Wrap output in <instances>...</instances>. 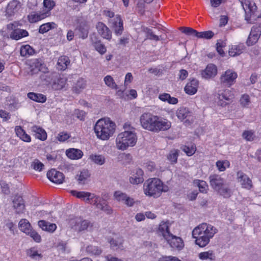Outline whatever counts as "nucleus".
I'll list each match as a JSON object with an SVG mask.
<instances>
[{"label":"nucleus","instance_id":"46","mask_svg":"<svg viewBox=\"0 0 261 261\" xmlns=\"http://www.w3.org/2000/svg\"><path fill=\"white\" fill-rule=\"evenodd\" d=\"M34 53V50L33 48L29 45H23L20 48V54L22 57H25L27 55H32Z\"/></svg>","mask_w":261,"mask_h":261},{"label":"nucleus","instance_id":"13","mask_svg":"<svg viewBox=\"0 0 261 261\" xmlns=\"http://www.w3.org/2000/svg\"><path fill=\"white\" fill-rule=\"evenodd\" d=\"M47 178L52 182L56 184H62L64 180V174L55 169H51L47 173Z\"/></svg>","mask_w":261,"mask_h":261},{"label":"nucleus","instance_id":"6","mask_svg":"<svg viewBox=\"0 0 261 261\" xmlns=\"http://www.w3.org/2000/svg\"><path fill=\"white\" fill-rule=\"evenodd\" d=\"M210 184L212 188L224 198H229L231 196V190L225 184L224 178L218 174H213L210 175Z\"/></svg>","mask_w":261,"mask_h":261},{"label":"nucleus","instance_id":"35","mask_svg":"<svg viewBox=\"0 0 261 261\" xmlns=\"http://www.w3.org/2000/svg\"><path fill=\"white\" fill-rule=\"evenodd\" d=\"M111 247L114 250L123 249V240L122 238H118L116 239H112L110 241Z\"/></svg>","mask_w":261,"mask_h":261},{"label":"nucleus","instance_id":"64","mask_svg":"<svg viewBox=\"0 0 261 261\" xmlns=\"http://www.w3.org/2000/svg\"><path fill=\"white\" fill-rule=\"evenodd\" d=\"M251 31L254 33L261 35V23L254 25L252 27Z\"/></svg>","mask_w":261,"mask_h":261},{"label":"nucleus","instance_id":"55","mask_svg":"<svg viewBox=\"0 0 261 261\" xmlns=\"http://www.w3.org/2000/svg\"><path fill=\"white\" fill-rule=\"evenodd\" d=\"M114 196L118 201L124 203L127 195L125 193L118 191L115 192Z\"/></svg>","mask_w":261,"mask_h":261},{"label":"nucleus","instance_id":"27","mask_svg":"<svg viewBox=\"0 0 261 261\" xmlns=\"http://www.w3.org/2000/svg\"><path fill=\"white\" fill-rule=\"evenodd\" d=\"M28 32L25 30L20 29H14L10 34V38L16 40L28 36Z\"/></svg>","mask_w":261,"mask_h":261},{"label":"nucleus","instance_id":"51","mask_svg":"<svg viewBox=\"0 0 261 261\" xmlns=\"http://www.w3.org/2000/svg\"><path fill=\"white\" fill-rule=\"evenodd\" d=\"M240 102L243 108H247L251 103L250 96L248 94H243L240 98Z\"/></svg>","mask_w":261,"mask_h":261},{"label":"nucleus","instance_id":"24","mask_svg":"<svg viewBox=\"0 0 261 261\" xmlns=\"http://www.w3.org/2000/svg\"><path fill=\"white\" fill-rule=\"evenodd\" d=\"M143 174L144 173L142 169L140 168L137 169L136 173L130 177V182L136 185L143 182L144 181Z\"/></svg>","mask_w":261,"mask_h":261},{"label":"nucleus","instance_id":"9","mask_svg":"<svg viewBox=\"0 0 261 261\" xmlns=\"http://www.w3.org/2000/svg\"><path fill=\"white\" fill-rule=\"evenodd\" d=\"M52 78H54L51 83V87L55 90H59L65 87L67 79L63 75H61L56 72L50 74Z\"/></svg>","mask_w":261,"mask_h":261},{"label":"nucleus","instance_id":"26","mask_svg":"<svg viewBox=\"0 0 261 261\" xmlns=\"http://www.w3.org/2000/svg\"><path fill=\"white\" fill-rule=\"evenodd\" d=\"M176 116L178 119L183 120L187 119L186 122L189 121V118L191 116V112L188 109L184 107L179 108L176 111Z\"/></svg>","mask_w":261,"mask_h":261},{"label":"nucleus","instance_id":"63","mask_svg":"<svg viewBox=\"0 0 261 261\" xmlns=\"http://www.w3.org/2000/svg\"><path fill=\"white\" fill-rule=\"evenodd\" d=\"M158 261H181L178 258L172 256H166L159 259Z\"/></svg>","mask_w":261,"mask_h":261},{"label":"nucleus","instance_id":"25","mask_svg":"<svg viewBox=\"0 0 261 261\" xmlns=\"http://www.w3.org/2000/svg\"><path fill=\"white\" fill-rule=\"evenodd\" d=\"M39 226L44 231L49 232H53L57 228V226L54 223H50L45 220H40L38 221Z\"/></svg>","mask_w":261,"mask_h":261},{"label":"nucleus","instance_id":"7","mask_svg":"<svg viewBox=\"0 0 261 261\" xmlns=\"http://www.w3.org/2000/svg\"><path fill=\"white\" fill-rule=\"evenodd\" d=\"M179 30L187 35L196 37L199 39H210L214 35V33L211 31L198 32L189 27H180Z\"/></svg>","mask_w":261,"mask_h":261},{"label":"nucleus","instance_id":"41","mask_svg":"<svg viewBox=\"0 0 261 261\" xmlns=\"http://www.w3.org/2000/svg\"><path fill=\"white\" fill-rule=\"evenodd\" d=\"M68 60V58L66 56L61 57L58 61V68L61 70H65L67 68V65L69 63Z\"/></svg>","mask_w":261,"mask_h":261},{"label":"nucleus","instance_id":"56","mask_svg":"<svg viewBox=\"0 0 261 261\" xmlns=\"http://www.w3.org/2000/svg\"><path fill=\"white\" fill-rule=\"evenodd\" d=\"M178 154L176 150H171L167 156L168 160L171 161L172 163H176L177 162V157Z\"/></svg>","mask_w":261,"mask_h":261},{"label":"nucleus","instance_id":"15","mask_svg":"<svg viewBox=\"0 0 261 261\" xmlns=\"http://www.w3.org/2000/svg\"><path fill=\"white\" fill-rule=\"evenodd\" d=\"M98 34L104 39L111 40L112 33L111 30L102 22H98L96 26Z\"/></svg>","mask_w":261,"mask_h":261},{"label":"nucleus","instance_id":"8","mask_svg":"<svg viewBox=\"0 0 261 261\" xmlns=\"http://www.w3.org/2000/svg\"><path fill=\"white\" fill-rule=\"evenodd\" d=\"M245 12V19L249 20L251 17L256 15L257 6L254 2L251 0H239Z\"/></svg>","mask_w":261,"mask_h":261},{"label":"nucleus","instance_id":"21","mask_svg":"<svg viewBox=\"0 0 261 261\" xmlns=\"http://www.w3.org/2000/svg\"><path fill=\"white\" fill-rule=\"evenodd\" d=\"M13 207L16 210V212L18 214L23 212L25 208L24 201L22 197L20 196L16 195L13 200Z\"/></svg>","mask_w":261,"mask_h":261},{"label":"nucleus","instance_id":"49","mask_svg":"<svg viewBox=\"0 0 261 261\" xmlns=\"http://www.w3.org/2000/svg\"><path fill=\"white\" fill-rule=\"evenodd\" d=\"M103 80L106 85L111 88L114 89H117L118 88V86L111 75H107L104 77Z\"/></svg>","mask_w":261,"mask_h":261},{"label":"nucleus","instance_id":"28","mask_svg":"<svg viewBox=\"0 0 261 261\" xmlns=\"http://www.w3.org/2000/svg\"><path fill=\"white\" fill-rule=\"evenodd\" d=\"M75 229L79 231H81L87 229L88 227H92V224L88 220H77L75 221Z\"/></svg>","mask_w":261,"mask_h":261},{"label":"nucleus","instance_id":"60","mask_svg":"<svg viewBox=\"0 0 261 261\" xmlns=\"http://www.w3.org/2000/svg\"><path fill=\"white\" fill-rule=\"evenodd\" d=\"M27 234L30 236L31 238L33 239V240L36 242H40L41 241V236L35 231L32 230V229L30 231L29 233H28Z\"/></svg>","mask_w":261,"mask_h":261},{"label":"nucleus","instance_id":"36","mask_svg":"<svg viewBox=\"0 0 261 261\" xmlns=\"http://www.w3.org/2000/svg\"><path fill=\"white\" fill-rule=\"evenodd\" d=\"M71 194L76 196L79 198L82 199L83 200H85L86 202H88V201H90V199H93L92 197H90L92 196V194L89 192H77L76 191H72L71 192Z\"/></svg>","mask_w":261,"mask_h":261},{"label":"nucleus","instance_id":"19","mask_svg":"<svg viewBox=\"0 0 261 261\" xmlns=\"http://www.w3.org/2000/svg\"><path fill=\"white\" fill-rule=\"evenodd\" d=\"M21 3L17 1L13 0L10 2L7 7L6 13L9 16H12L17 12L21 8Z\"/></svg>","mask_w":261,"mask_h":261},{"label":"nucleus","instance_id":"30","mask_svg":"<svg viewBox=\"0 0 261 261\" xmlns=\"http://www.w3.org/2000/svg\"><path fill=\"white\" fill-rule=\"evenodd\" d=\"M142 30L144 33H145L146 34L147 38L150 40L155 41L163 40V38H162L161 35L158 36L154 34L152 30L148 28L142 27Z\"/></svg>","mask_w":261,"mask_h":261},{"label":"nucleus","instance_id":"1","mask_svg":"<svg viewBox=\"0 0 261 261\" xmlns=\"http://www.w3.org/2000/svg\"><path fill=\"white\" fill-rule=\"evenodd\" d=\"M140 122L143 128L153 132L166 130L171 127V123L168 120L148 112L141 115Z\"/></svg>","mask_w":261,"mask_h":261},{"label":"nucleus","instance_id":"32","mask_svg":"<svg viewBox=\"0 0 261 261\" xmlns=\"http://www.w3.org/2000/svg\"><path fill=\"white\" fill-rule=\"evenodd\" d=\"M67 156L71 159H78L82 158L83 152L79 149L71 148L66 151Z\"/></svg>","mask_w":261,"mask_h":261},{"label":"nucleus","instance_id":"17","mask_svg":"<svg viewBox=\"0 0 261 261\" xmlns=\"http://www.w3.org/2000/svg\"><path fill=\"white\" fill-rule=\"evenodd\" d=\"M217 73V68L216 65L210 64L207 65L205 70L202 71V77L208 79L214 77Z\"/></svg>","mask_w":261,"mask_h":261},{"label":"nucleus","instance_id":"62","mask_svg":"<svg viewBox=\"0 0 261 261\" xmlns=\"http://www.w3.org/2000/svg\"><path fill=\"white\" fill-rule=\"evenodd\" d=\"M224 43L223 41L220 40L216 44V49L218 53L221 56H223L224 51L223 50L222 48L224 46Z\"/></svg>","mask_w":261,"mask_h":261},{"label":"nucleus","instance_id":"18","mask_svg":"<svg viewBox=\"0 0 261 261\" xmlns=\"http://www.w3.org/2000/svg\"><path fill=\"white\" fill-rule=\"evenodd\" d=\"M49 16L48 11L44 12H32L28 16V20L31 23H35Z\"/></svg>","mask_w":261,"mask_h":261},{"label":"nucleus","instance_id":"22","mask_svg":"<svg viewBox=\"0 0 261 261\" xmlns=\"http://www.w3.org/2000/svg\"><path fill=\"white\" fill-rule=\"evenodd\" d=\"M232 98L233 96L229 91H225L219 94L218 103L219 105L224 107L231 101Z\"/></svg>","mask_w":261,"mask_h":261},{"label":"nucleus","instance_id":"57","mask_svg":"<svg viewBox=\"0 0 261 261\" xmlns=\"http://www.w3.org/2000/svg\"><path fill=\"white\" fill-rule=\"evenodd\" d=\"M31 167L35 170L41 171L44 167V165L38 160H35L31 164Z\"/></svg>","mask_w":261,"mask_h":261},{"label":"nucleus","instance_id":"47","mask_svg":"<svg viewBox=\"0 0 261 261\" xmlns=\"http://www.w3.org/2000/svg\"><path fill=\"white\" fill-rule=\"evenodd\" d=\"M89 158L95 164L99 165H102L105 163V158L102 155L91 154Z\"/></svg>","mask_w":261,"mask_h":261},{"label":"nucleus","instance_id":"2","mask_svg":"<svg viewBox=\"0 0 261 261\" xmlns=\"http://www.w3.org/2000/svg\"><path fill=\"white\" fill-rule=\"evenodd\" d=\"M218 230L213 226L205 223L196 227L192 231V236L195 239V243L200 247L206 246Z\"/></svg>","mask_w":261,"mask_h":261},{"label":"nucleus","instance_id":"31","mask_svg":"<svg viewBox=\"0 0 261 261\" xmlns=\"http://www.w3.org/2000/svg\"><path fill=\"white\" fill-rule=\"evenodd\" d=\"M27 95L29 98L37 102L43 103L46 100V96L41 93L29 92Z\"/></svg>","mask_w":261,"mask_h":261},{"label":"nucleus","instance_id":"11","mask_svg":"<svg viewBox=\"0 0 261 261\" xmlns=\"http://www.w3.org/2000/svg\"><path fill=\"white\" fill-rule=\"evenodd\" d=\"M111 27L117 36L121 35L123 31V21L119 15L111 19Z\"/></svg>","mask_w":261,"mask_h":261},{"label":"nucleus","instance_id":"12","mask_svg":"<svg viewBox=\"0 0 261 261\" xmlns=\"http://www.w3.org/2000/svg\"><path fill=\"white\" fill-rule=\"evenodd\" d=\"M89 30V25L86 21H81L75 29L76 36L83 39L88 37Z\"/></svg>","mask_w":261,"mask_h":261},{"label":"nucleus","instance_id":"42","mask_svg":"<svg viewBox=\"0 0 261 261\" xmlns=\"http://www.w3.org/2000/svg\"><path fill=\"white\" fill-rule=\"evenodd\" d=\"M260 36L258 34L251 31L246 41L247 45L249 46L254 45L257 42Z\"/></svg>","mask_w":261,"mask_h":261},{"label":"nucleus","instance_id":"14","mask_svg":"<svg viewBox=\"0 0 261 261\" xmlns=\"http://www.w3.org/2000/svg\"><path fill=\"white\" fill-rule=\"evenodd\" d=\"M166 240L173 249L180 250L184 246V242L180 237L171 234V236Z\"/></svg>","mask_w":261,"mask_h":261},{"label":"nucleus","instance_id":"54","mask_svg":"<svg viewBox=\"0 0 261 261\" xmlns=\"http://www.w3.org/2000/svg\"><path fill=\"white\" fill-rule=\"evenodd\" d=\"M216 166L220 171H224L226 167L229 166V162L227 161H218L216 162Z\"/></svg>","mask_w":261,"mask_h":261},{"label":"nucleus","instance_id":"61","mask_svg":"<svg viewBox=\"0 0 261 261\" xmlns=\"http://www.w3.org/2000/svg\"><path fill=\"white\" fill-rule=\"evenodd\" d=\"M70 135L65 132H61L58 135L57 139L60 142H64L69 139Z\"/></svg>","mask_w":261,"mask_h":261},{"label":"nucleus","instance_id":"43","mask_svg":"<svg viewBox=\"0 0 261 261\" xmlns=\"http://www.w3.org/2000/svg\"><path fill=\"white\" fill-rule=\"evenodd\" d=\"M199 258L201 260L210 259L214 260L215 259V256L212 250L201 252L198 254Z\"/></svg>","mask_w":261,"mask_h":261},{"label":"nucleus","instance_id":"38","mask_svg":"<svg viewBox=\"0 0 261 261\" xmlns=\"http://www.w3.org/2000/svg\"><path fill=\"white\" fill-rule=\"evenodd\" d=\"M32 64L31 71L33 73H37L38 71L46 72L47 69L45 68L44 66L38 60H35Z\"/></svg>","mask_w":261,"mask_h":261},{"label":"nucleus","instance_id":"5","mask_svg":"<svg viewBox=\"0 0 261 261\" xmlns=\"http://www.w3.org/2000/svg\"><path fill=\"white\" fill-rule=\"evenodd\" d=\"M137 137L133 130H125L118 134L116 139V147L119 150H124L136 144Z\"/></svg>","mask_w":261,"mask_h":261},{"label":"nucleus","instance_id":"58","mask_svg":"<svg viewBox=\"0 0 261 261\" xmlns=\"http://www.w3.org/2000/svg\"><path fill=\"white\" fill-rule=\"evenodd\" d=\"M90 197H92L93 199H90V201H88L87 202H89L91 204H93L97 208V205L101 202L102 198L100 197L99 196L94 195L93 194H92V196Z\"/></svg>","mask_w":261,"mask_h":261},{"label":"nucleus","instance_id":"45","mask_svg":"<svg viewBox=\"0 0 261 261\" xmlns=\"http://www.w3.org/2000/svg\"><path fill=\"white\" fill-rule=\"evenodd\" d=\"M56 27V24L54 22L46 23L40 25L39 32L41 34H44Z\"/></svg>","mask_w":261,"mask_h":261},{"label":"nucleus","instance_id":"53","mask_svg":"<svg viewBox=\"0 0 261 261\" xmlns=\"http://www.w3.org/2000/svg\"><path fill=\"white\" fill-rule=\"evenodd\" d=\"M89 176V174L88 171L87 170L84 169L81 172V173L78 176L77 180L79 184H84L85 180Z\"/></svg>","mask_w":261,"mask_h":261},{"label":"nucleus","instance_id":"39","mask_svg":"<svg viewBox=\"0 0 261 261\" xmlns=\"http://www.w3.org/2000/svg\"><path fill=\"white\" fill-rule=\"evenodd\" d=\"M19 228L20 230L27 234L32 229L30 223L25 219H21L19 223Z\"/></svg>","mask_w":261,"mask_h":261},{"label":"nucleus","instance_id":"50","mask_svg":"<svg viewBox=\"0 0 261 261\" xmlns=\"http://www.w3.org/2000/svg\"><path fill=\"white\" fill-rule=\"evenodd\" d=\"M243 138L247 141H252L255 138L254 132L252 130H245L242 134Z\"/></svg>","mask_w":261,"mask_h":261},{"label":"nucleus","instance_id":"33","mask_svg":"<svg viewBox=\"0 0 261 261\" xmlns=\"http://www.w3.org/2000/svg\"><path fill=\"white\" fill-rule=\"evenodd\" d=\"M86 251L90 256L99 255L102 253L100 247L93 245H88L86 248Z\"/></svg>","mask_w":261,"mask_h":261},{"label":"nucleus","instance_id":"40","mask_svg":"<svg viewBox=\"0 0 261 261\" xmlns=\"http://www.w3.org/2000/svg\"><path fill=\"white\" fill-rule=\"evenodd\" d=\"M159 99L163 101H167L170 104H176L178 102V99L174 97H171L170 95L168 93H163L160 94L159 97Z\"/></svg>","mask_w":261,"mask_h":261},{"label":"nucleus","instance_id":"34","mask_svg":"<svg viewBox=\"0 0 261 261\" xmlns=\"http://www.w3.org/2000/svg\"><path fill=\"white\" fill-rule=\"evenodd\" d=\"M245 47L243 44H240L237 45H233L229 50V55L232 57L240 55L245 49Z\"/></svg>","mask_w":261,"mask_h":261},{"label":"nucleus","instance_id":"3","mask_svg":"<svg viewBox=\"0 0 261 261\" xmlns=\"http://www.w3.org/2000/svg\"><path fill=\"white\" fill-rule=\"evenodd\" d=\"M93 129L97 138L108 140L115 132L116 124L110 119H100L96 122Z\"/></svg>","mask_w":261,"mask_h":261},{"label":"nucleus","instance_id":"20","mask_svg":"<svg viewBox=\"0 0 261 261\" xmlns=\"http://www.w3.org/2000/svg\"><path fill=\"white\" fill-rule=\"evenodd\" d=\"M31 130L34 133L36 138L42 141H44L46 139L47 134L45 130L40 126L34 125L31 127Z\"/></svg>","mask_w":261,"mask_h":261},{"label":"nucleus","instance_id":"10","mask_svg":"<svg viewBox=\"0 0 261 261\" xmlns=\"http://www.w3.org/2000/svg\"><path fill=\"white\" fill-rule=\"evenodd\" d=\"M237 76V73L235 71L229 69L222 74L220 82L224 85L229 87L234 83Z\"/></svg>","mask_w":261,"mask_h":261},{"label":"nucleus","instance_id":"37","mask_svg":"<svg viewBox=\"0 0 261 261\" xmlns=\"http://www.w3.org/2000/svg\"><path fill=\"white\" fill-rule=\"evenodd\" d=\"M86 81L84 79H80L77 80L72 90L76 93H79L86 87Z\"/></svg>","mask_w":261,"mask_h":261},{"label":"nucleus","instance_id":"4","mask_svg":"<svg viewBox=\"0 0 261 261\" xmlns=\"http://www.w3.org/2000/svg\"><path fill=\"white\" fill-rule=\"evenodd\" d=\"M144 191L145 195L154 198L161 196L162 192H166L169 190L167 186L164 185L159 178L148 179L143 185Z\"/></svg>","mask_w":261,"mask_h":261},{"label":"nucleus","instance_id":"16","mask_svg":"<svg viewBox=\"0 0 261 261\" xmlns=\"http://www.w3.org/2000/svg\"><path fill=\"white\" fill-rule=\"evenodd\" d=\"M237 176L239 182L241 183V185L243 188L247 189H250L252 187L251 180L243 172H238Z\"/></svg>","mask_w":261,"mask_h":261},{"label":"nucleus","instance_id":"48","mask_svg":"<svg viewBox=\"0 0 261 261\" xmlns=\"http://www.w3.org/2000/svg\"><path fill=\"white\" fill-rule=\"evenodd\" d=\"M93 46L101 55L104 54L107 51L106 47L100 40L93 42Z\"/></svg>","mask_w":261,"mask_h":261},{"label":"nucleus","instance_id":"29","mask_svg":"<svg viewBox=\"0 0 261 261\" xmlns=\"http://www.w3.org/2000/svg\"><path fill=\"white\" fill-rule=\"evenodd\" d=\"M15 131L17 136L21 140L26 142H30L31 141V138L30 135L27 134L25 132L20 126H16L15 128Z\"/></svg>","mask_w":261,"mask_h":261},{"label":"nucleus","instance_id":"44","mask_svg":"<svg viewBox=\"0 0 261 261\" xmlns=\"http://www.w3.org/2000/svg\"><path fill=\"white\" fill-rule=\"evenodd\" d=\"M159 229L161 232H162L165 239H168L170 236H171V234H172L170 233L169 227L166 223L161 224L159 226Z\"/></svg>","mask_w":261,"mask_h":261},{"label":"nucleus","instance_id":"52","mask_svg":"<svg viewBox=\"0 0 261 261\" xmlns=\"http://www.w3.org/2000/svg\"><path fill=\"white\" fill-rule=\"evenodd\" d=\"M194 183L197 185L200 192L204 193L207 192L208 186L205 181L197 179L194 180Z\"/></svg>","mask_w":261,"mask_h":261},{"label":"nucleus","instance_id":"59","mask_svg":"<svg viewBox=\"0 0 261 261\" xmlns=\"http://www.w3.org/2000/svg\"><path fill=\"white\" fill-rule=\"evenodd\" d=\"M44 7L47 9L46 11H48L49 15L50 14V11L53 8L55 5V3L54 1L51 0H44L43 2Z\"/></svg>","mask_w":261,"mask_h":261},{"label":"nucleus","instance_id":"23","mask_svg":"<svg viewBox=\"0 0 261 261\" xmlns=\"http://www.w3.org/2000/svg\"><path fill=\"white\" fill-rule=\"evenodd\" d=\"M198 87V81L196 79H192L188 82L185 88V91L189 95H193L196 93Z\"/></svg>","mask_w":261,"mask_h":261}]
</instances>
